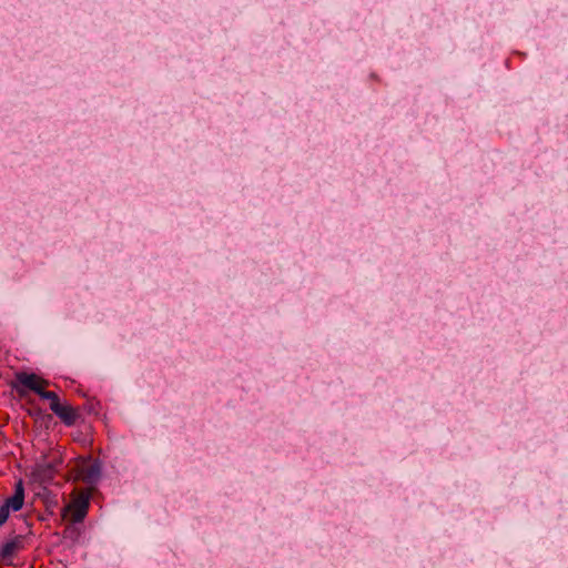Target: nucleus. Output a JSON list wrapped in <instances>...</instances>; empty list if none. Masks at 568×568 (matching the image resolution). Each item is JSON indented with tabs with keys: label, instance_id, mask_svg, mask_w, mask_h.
<instances>
[{
	"label": "nucleus",
	"instance_id": "39448f33",
	"mask_svg": "<svg viewBox=\"0 0 568 568\" xmlns=\"http://www.w3.org/2000/svg\"><path fill=\"white\" fill-rule=\"evenodd\" d=\"M29 545L27 535H12L0 545V561L12 565L14 558Z\"/></svg>",
	"mask_w": 568,
	"mask_h": 568
},
{
	"label": "nucleus",
	"instance_id": "f257e3e1",
	"mask_svg": "<svg viewBox=\"0 0 568 568\" xmlns=\"http://www.w3.org/2000/svg\"><path fill=\"white\" fill-rule=\"evenodd\" d=\"M10 386L21 398L26 397L28 392L37 394L40 398L49 402L50 409L64 425L72 426L75 424L79 417L78 409L70 404L61 403L55 392L48 390L50 381L44 377L36 373L18 372L14 374V379Z\"/></svg>",
	"mask_w": 568,
	"mask_h": 568
},
{
	"label": "nucleus",
	"instance_id": "7ed1b4c3",
	"mask_svg": "<svg viewBox=\"0 0 568 568\" xmlns=\"http://www.w3.org/2000/svg\"><path fill=\"white\" fill-rule=\"evenodd\" d=\"M95 487H75L70 494V501L63 508V518L71 524H79L84 520L90 507V499Z\"/></svg>",
	"mask_w": 568,
	"mask_h": 568
},
{
	"label": "nucleus",
	"instance_id": "20e7f679",
	"mask_svg": "<svg viewBox=\"0 0 568 568\" xmlns=\"http://www.w3.org/2000/svg\"><path fill=\"white\" fill-rule=\"evenodd\" d=\"M26 489L22 479L14 484V491L11 496L4 498L0 505V527H2L9 519L11 513L21 510L24 506Z\"/></svg>",
	"mask_w": 568,
	"mask_h": 568
},
{
	"label": "nucleus",
	"instance_id": "f03ea898",
	"mask_svg": "<svg viewBox=\"0 0 568 568\" xmlns=\"http://www.w3.org/2000/svg\"><path fill=\"white\" fill-rule=\"evenodd\" d=\"M67 478L75 484L83 483L87 487H94L100 478V466L91 457L80 456L69 463Z\"/></svg>",
	"mask_w": 568,
	"mask_h": 568
}]
</instances>
